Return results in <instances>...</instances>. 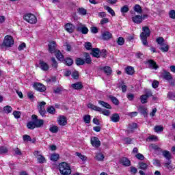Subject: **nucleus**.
<instances>
[{
  "instance_id": "nucleus-1",
  "label": "nucleus",
  "mask_w": 175,
  "mask_h": 175,
  "mask_svg": "<svg viewBox=\"0 0 175 175\" xmlns=\"http://www.w3.org/2000/svg\"><path fill=\"white\" fill-rule=\"evenodd\" d=\"M60 174L70 175L72 174V169L70 165L66 162H62L58 165Z\"/></svg>"
},
{
  "instance_id": "nucleus-2",
  "label": "nucleus",
  "mask_w": 175,
  "mask_h": 175,
  "mask_svg": "<svg viewBox=\"0 0 175 175\" xmlns=\"http://www.w3.org/2000/svg\"><path fill=\"white\" fill-rule=\"evenodd\" d=\"M142 32L140 34L141 40L144 46H147L148 42H147V38L150 36L151 31H150V28L147 26H144L142 27Z\"/></svg>"
},
{
  "instance_id": "nucleus-3",
  "label": "nucleus",
  "mask_w": 175,
  "mask_h": 175,
  "mask_svg": "<svg viewBox=\"0 0 175 175\" xmlns=\"http://www.w3.org/2000/svg\"><path fill=\"white\" fill-rule=\"evenodd\" d=\"M14 44V40L12 36H6L4 38L3 43L1 45V49H3V47H12Z\"/></svg>"
},
{
  "instance_id": "nucleus-4",
  "label": "nucleus",
  "mask_w": 175,
  "mask_h": 175,
  "mask_svg": "<svg viewBox=\"0 0 175 175\" xmlns=\"http://www.w3.org/2000/svg\"><path fill=\"white\" fill-rule=\"evenodd\" d=\"M23 19L29 24H36V23H38V19L36 18V16L33 14H25L23 16Z\"/></svg>"
},
{
  "instance_id": "nucleus-5",
  "label": "nucleus",
  "mask_w": 175,
  "mask_h": 175,
  "mask_svg": "<svg viewBox=\"0 0 175 175\" xmlns=\"http://www.w3.org/2000/svg\"><path fill=\"white\" fill-rule=\"evenodd\" d=\"M46 106V102L42 101L38 103V110L39 112V114H40L41 116L42 117H46V108L44 107Z\"/></svg>"
},
{
  "instance_id": "nucleus-6",
  "label": "nucleus",
  "mask_w": 175,
  "mask_h": 175,
  "mask_svg": "<svg viewBox=\"0 0 175 175\" xmlns=\"http://www.w3.org/2000/svg\"><path fill=\"white\" fill-rule=\"evenodd\" d=\"M33 121L34 122V125L36 128H42L44 125V120L42 119H38V116L32 115L31 116Z\"/></svg>"
},
{
  "instance_id": "nucleus-7",
  "label": "nucleus",
  "mask_w": 175,
  "mask_h": 175,
  "mask_svg": "<svg viewBox=\"0 0 175 175\" xmlns=\"http://www.w3.org/2000/svg\"><path fill=\"white\" fill-rule=\"evenodd\" d=\"M92 55L95 57L96 58H99L100 57V54L103 57H106V50H103L101 52L99 51V49L96 48L92 49Z\"/></svg>"
},
{
  "instance_id": "nucleus-8",
  "label": "nucleus",
  "mask_w": 175,
  "mask_h": 175,
  "mask_svg": "<svg viewBox=\"0 0 175 175\" xmlns=\"http://www.w3.org/2000/svg\"><path fill=\"white\" fill-rule=\"evenodd\" d=\"M33 154L36 158H37V161L39 162V163H44V162H46V158L42 155V153H40V151H34Z\"/></svg>"
},
{
  "instance_id": "nucleus-9",
  "label": "nucleus",
  "mask_w": 175,
  "mask_h": 175,
  "mask_svg": "<svg viewBox=\"0 0 175 175\" xmlns=\"http://www.w3.org/2000/svg\"><path fill=\"white\" fill-rule=\"evenodd\" d=\"M77 31L81 32L83 35H87V33H88V28L81 23L77 25Z\"/></svg>"
},
{
  "instance_id": "nucleus-10",
  "label": "nucleus",
  "mask_w": 175,
  "mask_h": 175,
  "mask_svg": "<svg viewBox=\"0 0 175 175\" xmlns=\"http://www.w3.org/2000/svg\"><path fill=\"white\" fill-rule=\"evenodd\" d=\"M39 65L41 70H43L44 72H47V70L50 69V66H49V64L46 63L43 60H40Z\"/></svg>"
},
{
  "instance_id": "nucleus-11",
  "label": "nucleus",
  "mask_w": 175,
  "mask_h": 175,
  "mask_svg": "<svg viewBox=\"0 0 175 175\" xmlns=\"http://www.w3.org/2000/svg\"><path fill=\"white\" fill-rule=\"evenodd\" d=\"M33 87L36 91H39L40 92H44L46 91V86L42 83H36L33 85Z\"/></svg>"
},
{
  "instance_id": "nucleus-12",
  "label": "nucleus",
  "mask_w": 175,
  "mask_h": 175,
  "mask_svg": "<svg viewBox=\"0 0 175 175\" xmlns=\"http://www.w3.org/2000/svg\"><path fill=\"white\" fill-rule=\"evenodd\" d=\"M91 144L93 146V147L98 148V147H100V141L98 137H92L91 138Z\"/></svg>"
},
{
  "instance_id": "nucleus-13",
  "label": "nucleus",
  "mask_w": 175,
  "mask_h": 175,
  "mask_svg": "<svg viewBox=\"0 0 175 175\" xmlns=\"http://www.w3.org/2000/svg\"><path fill=\"white\" fill-rule=\"evenodd\" d=\"M57 122H58L59 125H60L62 126H65V125H66V124H68V120H66V117H65L64 116H60L57 118Z\"/></svg>"
},
{
  "instance_id": "nucleus-14",
  "label": "nucleus",
  "mask_w": 175,
  "mask_h": 175,
  "mask_svg": "<svg viewBox=\"0 0 175 175\" xmlns=\"http://www.w3.org/2000/svg\"><path fill=\"white\" fill-rule=\"evenodd\" d=\"M132 21H133L135 24H142V23H143V16L135 15L132 17Z\"/></svg>"
},
{
  "instance_id": "nucleus-15",
  "label": "nucleus",
  "mask_w": 175,
  "mask_h": 175,
  "mask_svg": "<svg viewBox=\"0 0 175 175\" xmlns=\"http://www.w3.org/2000/svg\"><path fill=\"white\" fill-rule=\"evenodd\" d=\"M55 46H57V44L54 41L51 42L49 44V50L52 54L58 51L55 49Z\"/></svg>"
},
{
  "instance_id": "nucleus-16",
  "label": "nucleus",
  "mask_w": 175,
  "mask_h": 175,
  "mask_svg": "<svg viewBox=\"0 0 175 175\" xmlns=\"http://www.w3.org/2000/svg\"><path fill=\"white\" fill-rule=\"evenodd\" d=\"M120 162L121 165H123V166H131V161H129L126 157H122L120 159Z\"/></svg>"
},
{
  "instance_id": "nucleus-17",
  "label": "nucleus",
  "mask_w": 175,
  "mask_h": 175,
  "mask_svg": "<svg viewBox=\"0 0 175 175\" xmlns=\"http://www.w3.org/2000/svg\"><path fill=\"white\" fill-rule=\"evenodd\" d=\"M65 29H66V31H67V32L72 33V32L75 31V25H73L71 23H67L65 26Z\"/></svg>"
},
{
  "instance_id": "nucleus-18",
  "label": "nucleus",
  "mask_w": 175,
  "mask_h": 175,
  "mask_svg": "<svg viewBox=\"0 0 175 175\" xmlns=\"http://www.w3.org/2000/svg\"><path fill=\"white\" fill-rule=\"evenodd\" d=\"M163 78L167 81H170V80H173V76L169 72H164L163 75Z\"/></svg>"
},
{
  "instance_id": "nucleus-19",
  "label": "nucleus",
  "mask_w": 175,
  "mask_h": 175,
  "mask_svg": "<svg viewBox=\"0 0 175 175\" xmlns=\"http://www.w3.org/2000/svg\"><path fill=\"white\" fill-rule=\"evenodd\" d=\"M136 128H137V124L136 123H130L129 124L127 133H131V132H133Z\"/></svg>"
},
{
  "instance_id": "nucleus-20",
  "label": "nucleus",
  "mask_w": 175,
  "mask_h": 175,
  "mask_svg": "<svg viewBox=\"0 0 175 175\" xmlns=\"http://www.w3.org/2000/svg\"><path fill=\"white\" fill-rule=\"evenodd\" d=\"M88 107L89 109H91L92 110H95V111H99V113L102 112V108L96 105H94L93 104H91V103L88 104Z\"/></svg>"
},
{
  "instance_id": "nucleus-21",
  "label": "nucleus",
  "mask_w": 175,
  "mask_h": 175,
  "mask_svg": "<svg viewBox=\"0 0 175 175\" xmlns=\"http://www.w3.org/2000/svg\"><path fill=\"white\" fill-rule=\"evenodd\" d=\"M112 36L111 33L109 31H105L102 34V38L104 40H109V39H111Z\"/></svg>"
},
{
  "instance_id": "nucleus-22",
  "label": "nucleus",
  "mask_w": 175,
  "mask_h": 175,
  "mask_svg": "<svg viewBox=\"0 0 175 175\" xmlns=\"http://www.w3.org/2000/svg\"><path fill=\"white\" fill-rule=\"evenodd\" d=\"M55 53L57 59H58L59 61H64V59H65V57H64V55H62V53H61V51L57 50Z\"/></svg>"
},
{
  "instance_id": "nucleus-23",
  "label": "nucleus",
  "mask_w": 175,
  "mask_h": 175,
  "mask_svg": "<svg viewBox=\"0 0 175 175\" xmlns=\"http://www.w3.org/2000/svg\"><path fill=\"white\" fill-rule=\"evenodd\" d=\"M148 64H149V68L150 69H155L157 70V68H159V66H157V63L152 60H148Z\"/></svg>"
},
{
  "instance_id": "nucleus-24",
  "label": "nucleus",
  "mask_w": 175,
  "mask_h": 175,
  "mask_svg": "<svg viewBox=\"0 0 175 175\" xmlns=\"http://www.w3.org/2000/svg\"><path fill=\"white\" fill-rule=\"evenodd\" d=\"M163 157L167 159V161H170L172 159V154H170V152L169 150H164L162 152Z\"/></svg>"
},
{
  "instance_id": "nucleus-25",
  "label": "nucleus",
  "mask_w": 175,
  "mask_h": 175,
  "mask_svg": "<svg viewBox=\"0 0 175 175\" xmlns=\"http://www.w3.org/2000/svg\"><path fill=\"white\" fill-rule=\"evenodd\" d=\"M163 166L166 167V169H168V170H174V166L172 165V161L169 160L168 163H164Z\"/></svg>"
},
{
  "instance_id": "nucleus-26",
  "label": "nucleus",
  "mask_w": 175,
  "mask_h": 175,
  "mask_svg": "<svg viewBox=\"0 0 175 175\" xmlns=\"http://www.w3.org/2000/svg\"><path fill=\"white\" fill-rule=\"evenodd\" d=\"M3 112L5 113V114H10L12 111H13V108L10 107V105L5 106L3 109Z\"/></svg>"
},
{
  "instance_id": "nucleus-27",
  "label": "nucleus",
  "mask_w": 175,
  "mask_h": 175,
  "mask_svg": "<svg viewBox=\"0 0 175 175\" xmlns=\"http://www.w3.org/2000/svg\"><path fill=\"white\" fill-rule=\"evenodd\" d=\"M133 9L134 12H136V13H138V14H142L143 13V10L139 4L135 5Z\"/></svg>"
},
{
  "instance_id": "nucleus-28",
  "label": "nucleus",
  "mask_w": 175,
  "mask_h": 175,
  "mask_svg": "<svg viewBox=\"0 0 175 175\" xmlns=\"http://www.w3.org/2000/svg\"><path fill=\"white\" fill-rule=\"evenodd\" d=\"M111 120L113 122H118L120 121V115L118 113H115L111 116Z\"/></svg>"
},
{
  "instance_id": "nucleus-29",
  "label": "nucleus",
  "mask_w": 175,
  "mask_h": 175,
  "mask_svg": "<svg viewBox=\"0 0 175 175\" xmlns=\"http://www.w3.org/2000/svg\"><path fill=\"white\" fill-rule=\"evenodd\" d=\"M71 86L74 90H81V88H83V85L79 82L73 83L71 85Z\"/></svg>"
},
{
  "instance_id": "nucleus-30",
  "label": "nucleus",
  "mask_w": 175,
  "mask_h": 175,
  "mask_svg": "<svg viewBox=\"0 0 175 175\" xmlns=\"http://www.w3.org/2000/svg\"><path fill=\"white\" fill-rule=\"evenodd\" d=\"M98 104L103 106V107H105L106 109H111V106H110L109 103L105 101L99 100Z\"/></svg>"
},
{
  "instance_id": "nucleus-31",
  "label": "nucleus",
  "mask_w": 175,
  "mask_h": 175,
  "mask_svg": "<svg viewBox=\"0 0 175 175\" xmlns=\"http://www.w3.org/2000/svg\"><path fill=\"white\" fill-rule=\"evenodd\" d=\"M125 70L127 75H133V73H135V69H133V67H131V66H129L126 68Z\"/></svg>"
},
{
  "instance_id": "nucleus-32",
  "label": "nucleus",
  "mask_w": 175,
  "mask_h": 175,
  "mask_svg": "<svg viewBox=\"0 0 175 175\" xmlns=\"http://www.w3.org/2000/svg\"><path fill=\"white\" fill-rule=\"evenodd\" d=\"M103 70L106 73V75H107L108 76H110V75H111V73L113 72V70H111V68H110L109 66L104 67Z\"/></svg>"
},
{
  "instance_id": "nucleus-33",
  "label": "nucleus",
  "mask_w": 175,
  "mask_h": 175,
  "mask_svg": "<svg viewBox=\"0 0 175 175\" xmlns=\"http://www.w3.org/2000/svg\"><path fill=\"white\" fill-rule=\"evenodd\" d=\"M139 169H141L142 170H147V167H148V165L146 163H139Z\"/></svg>"
},
{
  "instance_id": "nucleus-34",
  "label": "nucleus",
  "mask_w": 175,
  "mask_h": 175,
  "mask_svg": "<svg viewBox=\"0 0 175 175\" xmlns=\"http://www.w3.org/2000/svg\"><path fill=\"white\" fill-rule=\"evenodd\" d=\"M83 121H84L85 124H90L91 123V116L85 115L83 116Z\"/></svg>"
},
{
  "instance_id": "nucleus-35",
  "label": "nucleus",
  "mask_w": 175,
  "mask_h": 175,
  "mask_svg": "<svg viewBox=\"0 0 175 175\" xmlns=\"http://www.w3.org/2000/svg\"><path fill=\"white\" fill-rule=\"evenodd\" d=\"M84 64H85V59L81 58H77L76 59V64L78 66H80V65H84Z\"/></svg>"
},
{
  "instance_id": "nucleus-36",
  "label": "nucleus",
  "mask_w": 175,
  "mask_h": 175,
  "mask_svg": "<svg viewBox=\"0 0 175 175\" xmlns=\"http://www.w3.org/2000/svg\"><path fill=\"white\" fill-rule=\"evenodd\" d=\"M161 48L160 50H161V51H163V53H166L167 51H169V46L166 44H163V45H161Z\"/></svg>"
},
{
  "instance_id": "nucleus-37",
  "label": "nucleus",
  "mask_w": 175,
  "mask_h": 175,
  "mask_svg": "<svg viewBox=\"0 0 175 175\" xmlns=\"http://www.w3.org/2000/svg\"><path fill=\"white\" fill-rule=\"evenodd\" d=\"M51 66L52 68H53L54 69H57V68H58V63L57 62V60L55 59V58L52 57L51 58Z\"/></svg>"
},
{
  "instance_id": "nucleus-38",
  "label": "nucleus",
  "mask_w": 175,
  "mask_h": 175,
  "mask_svg": "<svg viewBox=\"0 0 175 175\" xmlns=\"http://www.w3.org/2000/svg\"><path fill=\"white\" fill-rule=\"evenodd\" d=\"M85 62H86V64H88L89 65L91 64V62H92V60L91 59V57L90 56V54L85 53Z\"/></svg>"
},
{
  "instance_id": "nucleus-39",
  "label": "nucleus",
  "mask_w": 175,
  "mask_h": 175,
  "mask_svg": "<svg viewBox=\"0 0 175 175\" xmlns=\"http://www.w3.org/2000/svg\"><path fill=\"white\" fill-rule=\"evenodd\" d=\"M154 132L159 133V132H163V126H155L154 128Z\"/></svg>"
},
{
  "instance_id": "nucleus-40",
  "label": "nucleus",
  "mask_w": 175,
  "mask_h": 175,
  "mask_svg": "<svg viewBox=\"0 0 175 175\" xmlns=\"http://www.w3.org/2000/svg\"><path fill=\"white\" fill-rule=\"evenodd\" d=\"M109 98L111 99V102H113V104L116 105V106H118V105H120V102L118 101V99H117V98L111 96H109Z\"/></svg>"
},
{
  "instance_id": "nucleus-41",
  "label": "nucleus",
  "mask_w": 175,
  "mask_h": 175,
  "mask_svg": "<svg viewBox=\"0 0 175 175\" xmlns=\"http://www.w3.org/2000/svg\"><path fill=\"white\" fill-rule=\"evenodd\" d=\"M28 129H35L36 126H35V122L33 121L29 122L27 125Z\"/></svg>"
},
{
  "instance_id": "nucleus-42",
  "label": "nucleus",
  "mask_w": 175,
  "mask_h": 175,
  "mask_svg": "<svg viewBox=\"0 0 175 175\" xmlns=\"http://www.w3.org/2000/svg\"><path fill=\"white\" fill-rule=\"evenodd\" d=\"M49 131L52 133H57V132H58V126H57L55 125H53L52 126H51L49 128Z\"/></svg>"
},
{
  "instance_id": "nucleus-43",
  "label": "nucleus",
  "mask_w": 175,
  "mask_h": 175,
  "mask_svg": "<svg viewBox=\"0 0 175 175\" xmlns=\"http://www.w3.org/2000/svg\"><path fill=\"white\" fill-rule=\"evenodd\" d=\"M46 111L49 113V114H55V108H54V107H48Z\"/></svg>"
},
{
  "instance_id": "nucleus-44",
  "label": "nucleus",
  "mask_w": 175,
  "mask_h": 175,
  "mask_svg": "<svg viewBox=\"0 0 175 175\" xmlns=\"http://www.w3.org/2000/svg\"><path fill=\"white\" fill-rule=\"evenodd\" d=\"M120 11L122 14L124 13H128V12H129V7H128V5H124L121 8Z\"/></svg>"
},
{
  "instance_id": "nucleus-45",
  "label": "nucleus",
  "mask_w": 175,
  "mask_h": 175,
  "mask_svg": "<svg viewBox=\"0 0 175 175\" xmlns=\"http://www.w3.org/2000/svg\"><path fill=\"white\" fill-rule=\"evenodd\" d=\"M148 99V97L147 96H145V94H143L140 96V100L141 103H147V100Z\"/></svg>"
},
{
  "instance_id": "nucleus-46",
  "label": "nucleus",
  "mask_w": 175,
  "mask_h": 175,
  "mask_svg": "<svg viewBox=\"0 0 175 175\" xmlns=\"http://www.w3.org/2000/svg\"><path fill=\"white\" fill-rule=\"evenodd\" d=\"M59 159V154H53L51 156V161H53L54 162L58 161Z\"/></svg>"
},
{
  "instance_id": "nucleus-47",
  "label": "nucleus",
  "mask_w": 175,
  "mask_h": 175,
  "mask_svg": "<svg viewBox=\"0 0 175 175\" xmlns=\"http://www.w3.org/2000/svg\"><path fill=\"white\" fill-rule=\"evenodd\" d=\"M105 9L108 12V13H110L112 16H116V12H114V10H113L109 6H105Z\"/></svg>"
},
{
  "instance_id": "nucleus-48",
  "label": "nucleus",
  "mask_w": 175,
  "mask_h": 175,
  "mask_svg": "<svg viewBox=\"0 0 175 175\" xmlns=\"http://www.w3.org/2000/svg\"><path fill=\"white\" fill-rule=\"evenodd\" d=\"M96 159L97 161H103V159H105V156L102 153H98L96 155Z\"/></svg>"
},
{
  "instance_id": "nucleus-49",
  "label": "nucleus",
  "mask_w": 175,
  "mask_h": 175,
  "mask_svg": "<svg viewBox=\"0 0 175 175\" xmlns=\"http://www.w3.org/2000/svg\"><path fill=\"white\" fill-rule=\"evenodd\" d=\"M75 155H77V157L80 158L81 161H85L87 159V157H85V155L84 154H81V153L80 152H76Z\"/></svg>"
},
{
  "instance_id": "nucleus-50",
  "label": "nucleus",
  "mask_w": 175,
  "mask_h": 175,
  "mask_svg": "<svg viewBox=\"0 0 175 175\" xmlns=\"http://www.w3.org/2000/svg\"><path fill=\"white\" fill-rule=\"evenodd\" d=\"M156 41L157 42L158 44H159L160 46H163V44H165V43H163V42H165V40L162 37L158 38L156 40Z\"/></svg>"
},
{
  "instance_id": "nucleus-51",
  "label": "nucleus",
  "mask_w": 175,
  "mask_h": 175,
  "mask_svg": "<svg viewBox=\"0 0 175 175\" xmlns=\"http://www.w3.org/2000/svg\"><path fill=\"white\" fill-rule=\"evenodd\" d=\"M84 47L86 49V50H92V44H91V42H87L84 44Z\"/></svg>"
},
{
  "instance_id": "nucleus-52",
  "label": "nucleus",
  "mask_w": 175,
  "mask_h": 175,
  "mask_svg": "<svg viewBox=\"0 0 175 175\" xmlns=\"http://www.w3.org/2000/svg\"><path fill=\"white\" fill-rule=\"evenodd\" d=\"M117 43L119 46H122L125 43V40H124V38L120 37L118 39Z\"/></svg>"
},
{
  "instance_id": "nucleus-53",
  "label": "nucleus",
  "mask_w": 175,
  "mask_h": 175,
  "mask_svg": "<svg viewBox=\"0 0 175 175\" xmlns=\"http://www.w3.org/2000/svg\"><path fill=\"white\" fill-rule=\"evenodd\" d=\"M65 62L68 66H70L73 64V59L72 58H67L65 59Z\"/></svg>"
},
{
  "instance_id": "nucleus-54",
  "label": "nucleus",
  "mask_w": 175,
  "mask_h": 175,
  "mask_svg": "<svg viewBox=\"0 0 175 175\" xmlns=\"http://www.w3.org/2000/svg\"><path fill=\"white\" fill-rule=\"evenodd\" d=\"M79 14H81L82 16H85V14H87V10L84 9V8H79L78 10Z\"/></svg>"
},
{
  "instance_id": "nucleus-55",
  "label": "nucleus",
  "mask_w": 175,
  "mask_h": 175,
  "mask_svg": "<svg viewBox=\"0 0 175 175\" xmlns=\"http://www.w3.org/2000/svg\"><path fill=\"white\" fill-rule=\"evenodd\" d=\"M8 152V148L5 146L0 147V154H6Z\"/></svg>"
},
{
  "instance_id": "nucleus-56",
  "label": "nucleus",
  "mask_w": 175,
  "mask_h": 175,
  "mask_svg": "<svg viewBox=\"0 0 175 175\" xmlns=\"http://www.w3.org/2000/svg\"><path fill=\"white\" fill-rule=\"evenodd\" d=\"M109 23V18H103V19H101V21H100V24L101 25H105V24H107Z\"/></svg>"
},
{
  "instance_id": "nucleus-57",
  "label": "nucleus",
  "mask_w": 175,
  "mask_h": 175,
  "mask_svg": "<svg viewBox=\"0 0 175 175\" xmlns=\"http://www.w3.org/2000/svg\"><path fill=\"white\" fill-rule=\"evenodd\" d=\"M167 98L169 99H172L174 100L175 99V93H173L172 92H168L167 94Z\"/></svg>"
},
{
  "instance_id": "nucleus-58",
  "label": "nucleus",
  "mask_w": 175,
  "mask_h": 175,
  "mask_svg": "<svg viewBox=\"0 0 175 175\" xmlns=\"http://www.w3.org/2000/svg\"><path fill=\"white\" fill-rule=\"evenodd\" d=\"M23 138L24 142H31V140H32V139L31 138V136L28 135H24Z\"/></svg>"
},
{
  "instance_id": "nucleus-59",
  "label": "nucleus",
  "mask_w": 175,
  "mask_h": 175,
  "mask_svg": "<svg viewBox=\"0 0 175 175\" xmlns=\"http://www.w3.org/2000/svg\"><path fill=\"white\" fill-rule=\"evenodd\" d=\"M13 116L15 117V118H20L21 113L18 111H14L13 112Z\"/></svg>"
},
{
  "instance_id": "nucleus-60",
  "label": "nucleus",
  "mask_w": 175,
  "mask_h": 175,
  "mask_svg": "<svg viewBox=\"0 0 175 175\" xmlns=\"http://www.w3.org/2000/svg\"><path fill=\"white\" fill-rule=\"evenodd\" d=\"M150 148H152V150H154V151H159V147L157 145L155 144H151L150 146Z\"/></svg>"
},
{
  "instance_id": "nucleus-61",
  "label": "nucleus",
  "mask_w": 175,
  "mask_h": 175,
  "mask_svg": "<svg viewBox=\"0 0 175 175\" xmlns=\"http://www.w3.org/2000/svg\"><path fill=\"white\" fill-rule=\"evenodd\" d=\"M135 157L137 159H139L140 161H143V159H144V156L141 153L137 154Z\"/></svg>"
},
{
  "instance_id": "nucleus-62",
  "label": "nucleus",
  "mask_w": 175,
  "mask_h": 175,
  "mask_svg": "<svg viewBox=\"0 0 175 175\" xmlns=\"http://www.w3.org/2000/svg\"><path fill=\"white\" fill-rule=\"evenodd\" d=\"M169 14H170V18H173V19L175 18V10H170L169 12Z\"/></svg>"
},
{
  "instance_id": "nucleus-63",
  "label": "nucleus",
  "mask_w": 175,
  "mask_h": 175,
  "mask_svg": "<svg viewBox=\"0 0 175 175\" xmlns=\"http://www.w3.org/2000/svg\"><path fill=\"white\" fill-rule=\"evenodd\" d=\"M144 95L148 98H150V96H152V92H151V90H146Z\"/></svg>"
},
{
  "instance_id": "nucleus-64",
  "label": "nucleus",
  "mask_w": 175,
  "mask_h": 175,
  "mask_svg": "<svg viewBox=\"0 0 175 175\" xmlns=\"http://www.w3.org/2000/svg\"><path fill=\"white\" fill-rule=\"evenodd\" d=\"M153 165H154V166L159 167L161 166V161L158 159H154L153 160Z\"/></svg>"
}]
</instances>
